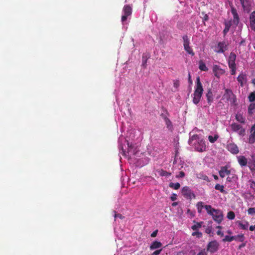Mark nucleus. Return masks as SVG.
I'll list each match as a JSON object with an SVG mask.
<instances>
[{
	"label": "nucleus",
	"mask_w": 255,
	"mask_h": 255,
	"mask_svg": "<svg viewBox=\"0 0 255 255\" xmlns=\"http://www.w3.org/2000/svg\"><path fill=\"white\" fill-rule=\"evenodd\" d=\"M224 99L227 101H230L232 104H234L236 102V96L230 89L225 90V93L223 96V100Z\"/></svg>",
	"instance_id": "obj_1"
},
{
	"label": "nucleus",
	"mask_w": 255,
	"mask_h": 255,
	"mask_svg": "<svg viewBox=\"0 0 255 255\" xmlns=\"http://www.w3.org/2000/svg\"><path fill=\"white\" fill-rule=\"evenodd\" d=\"M213 211L214 212V213L212 216L213 219L218 224H220L221 223L223 219V215L222 212L220 210L217 209H213Z\"/></svg>",
	"instance_id": "obj_2"
},
{
	"label": "nucleus",
	"mask_w": 255,
	"mask_h": 255,
	"mask_svg": "<svg viewBox=\"0 0 255 255\" xmlns=\"http://www.w3.org/2000/svg\"><path fill=\"white\" fill-rule=\"evenodd\" d=\"M203 92V89H196L194 93L193 102L195 104H197L200 102Z\"/></svg>",
	"instance_id": "obj_3"
},
{
	"label": "nucleus",
	"mask_w": 255,
	"mask_h": 255,
	"mask_svg": "<svg viewBox=\"0 0 255 255\" xmlns=\"http://www.w3.org/2000/svg\"><path fill=\"white\" fill-rule=\"evenodd\" d=\"M244 236L243 235H239L234 236H226L225 238L223 240V241L225 242H231L235 240H238L240 242H243L244 240Z\"/></svg>",
	"instance_id": "obj_4"
},
{
	"label": "nucleus",
	"mask_w": 255,
	"mask_h": 255,
	"mask_svg": "<svg viewBox=\"0 0 255 255\" xmlns=\"http://www.w3.org/2000/svg\"><path fill=\"white\" fill-rule=\"evenodd\" d=\"M182 195L187 198L191 199L192 197H195V194L187 186L184 187L182 190Z\"/></svg>",
	"instance_id": "obj_5"
},
{
	"label": "nucleus",
	"mask_w": 255,
	"mask_h": 255,
	"mask_svg": "<svg viewBox=\"0 0 255 255\" xmlns=\"http://www.w3.org/2000/svg\"><path fill=\"white\" fill-rule=\"evenodd\" d=\"M219 246V245L216 241H212L209 243L207 250L211 253H215L218 250Z\"/></svg>",
	"instance_id": "obj_6"
},
{
	"label": "nucleus",
	"mask_w": 255,
	"mask_h": 255,
	"mask_svg": "<svg viewBox=\"0 0 255 255\" xmlns=\"http://www.w3.org/2000/svg\"><path fill=\"white\" fill-rule=\"evenodd\" d=\"M196 149L200 152H203L206 150V145L203 139L199 140L198 144L195 146Z\"/></svg>",
	"instance_id": "obj_7"
},
{
	"label": "nucleus",
	"mask_w": 255,
	"mask_h": 255,
	"mask_svg": "<svg viewBox=\"0 0 255 255\" xmlns=\"http://www.w3.org/2000/svg\"><path fill=\"white\" fill-rule=\"evenodd\" d=\"M236 59V55L231 52L230 54L229 60H228V63H229V67H234L236 66L235 64V60Z\"/></svg>",
	"instance_id": "obj_8"
},
{
	"label": "nucleus",
	"mask_w": 255,
	"mask_h": 255,
	"mask_svg": "<svg viewBox=\"0 0 255 255\" xmlns=\"http://www.w3.org/2000/svg\"><path fill=\"white\" fill-rule=\"evenodd\" d=\"M228 45L226 44L225 42H220L218 44L217 47L218 50H217L218 53H223L225 50L227 49Z\"/></svg>",
	"instance_id": "obj_9"
},
{
	"label": "nucleus",
	"mask_w": 255,
	"mask_h": 255,
	"mask_svg": "<svg viewBox=\"0 0 255 255\" xmlns=\"http://www.w3.org/2000/svg\"><path fill=\"white\" fill-rule=\"evenodd\" d=\"M213 71L215 76L219 77L220 75L225 73V71L221 69L219 66L217 65H214L213 67Z\"/></svg>",
	"instance_id": "obj_10"
},
{
	"label": "nucleus",
	"mask_w": 255,
	"mask_h": 255,
	"mask_svg": "<svg viewBox=\"0 0 255 255\" xmlns=\"http://www.w3.org/2000/svg\"><path fill=\"white\" fill-rule=\"evenodd\" d=\"M249 142L250 143H254L255 142V124L251 128Z\"/></svg>",
	"instance_id": "obj_11"
},
{
	"label": "nucleus",
	"mask_w": 255,
	"mask_h": 255,
	"mask_svg": "<svg viewBox=\"0 0 255 255\" xmlns=\"http://www.w3.org/2000/svg\"><path fill=\"white\" fill-rule=\"evenodd\" d=\"M231 171L227 169V168L225 166L222 167L221 170L219 171V175L222 177H224L226 175L230 174Z\"/></svg>",
	"instance_id": "obj_12"
},
{
	"label": "nucleus",
	"mask_w": 255,
	"mask_h": 255,
	"mask_svg": "<svg viewBox=\"0 0 255 255\" xmlns=\"http://www.w3.org/2000/svg\"><path fill=\"white\" fill-rule=\"evenodd\" d=\"M231 128L234 131H237L241 129L240 132V134H242L243 132H245V130L242 128V126L240 125L237 124H233L231 125Z\"/></svg>",
	"instance_id": "obj_13"
},
{
	"label": "nucleus",
	"mask_w": 255,
	"mask_h": 255,
	"mask_svg": "<svg viewBox=\"0 0 255 255\" xmlns=\"http://www.w3.org/2000/svg\"><path fill=\"white\" fill-rule=\"evenodd\" d=\"M250 26L252 29L255 30V11H253L250 15Z\"/></svg>",
	"instance_id": "obj_14"
},
{
	"label": "nucleus",
	"mask_w": 255,
	"mask_h": 255,
	"mask_svg": "<svg viewBox=\"0 0 255 255\" xmlns=\"http://www.w3.org/2000/svg\"><path fill=\"white\" fill-rule=\"evenodd\" d=\"M250 160V161L249 162V164L252 163V164L250 165V169L255 174V155H252L251 158Z\"/></svg>",
	"instance_id": "obj_15"
},
{
	"label": "nucleus",
	"mask_w": 255,
	"mask_h": 255,
	"mask_svg": "<svg viewBox=\"0 0 255 255\" xmlns=\"http://www.w3.org/2000/svg\"><path fill=\"white\" fill-rule=\"evenodd\" d=\"M238 161L241 166H246L247 164L248 161L247 158L244 156H240L238 157Z\"/></svg>",
	"instance_id": "obj_16"
},
{
	"label": "nucleus",
	"mask_w": 255,
	"mask_h": 255,
	"mask_svg": "<svg viewBox=\"0 0 255 255\" xmlns=\"http://www.w3.org/2000/svg\"><path fill=\"white\" fill-rule=\"evenodd\" d=\"M162 246V244L160 242L154 241L150 247L151 250H154L160 248Z\"/></svg>",
	"instance_id": "obj_17"
},
{
	"label": "nucleus",
	"mask_w": 255,
	"mask_h": 255,
	"mask_svg": "<svg viewBox=\"0 0 255 255\" xmlns=\"http://www.w3.org/2000/svg\"><path fill=\"white\" fill-rule=\"evenodd\" d=\"M208 103L211 104L213 100V95L211 90L210 89L208 91V93L206 94Z\"/></svg>",
	"instance_id": "obj_18"
},
{
	"label": "nucleus",
	"mask_w": 255,
	"mask_h": 255,
	"mask_svg": "<svg viewBox=\"0 0 255 255\" xmlns=\"http://www.w3.org/2000/svg\"><path fill=\"white\" fill-rule=\"evenodd\" d=\"M229 150L233 153H237L239 152L238 147L235 144H230L228 145Z\"/></svg>",
	"instance_id": "obj_19"
},
{
	"label": "nucleus",
	"mask_w": 255,
	"mask_h": 255,
	"mask_svg": "<svg viewBox=\"0 0 255 255\" xmlns=\"http://www.w3.org/2000/svg\"><path fill=\"white\" fill-rule=\"evenodd\" d=\"M124 11L125 14L127 15H130L131 13V8L129 5H126L124 8Z\"/></svg>",
	"instance_id": "obj_20"
},
{
	"label": "nucleus",
	"mask_w": 255,
	"mask_h": 255,
	"mask_svg": "<svg viewBox=\"0 0 255 255\" xmlns=\"http://www.w3.org/2000/svg\"><path fill=\"white\" fill-rule=\"evenodd\" d=\"M157 171L161 176H167L171 175V173L163 170V169L158 170Z\"/></svg>",
	"instance_id": "obj_21"
},
{
	"label": "nucleus",
	"mask_w": 255,
	"mask_h": 255,
	"mask_svg": "<svg viewBox=\"0 0 255 255\" xmlns=\"http://www.w3.org/2000/svg\"><path fill=\"white\" fill-rule=\"evenodd\" d=\"M199 69L201 70L204 71H207L208 70V68H207L205 63L202 60H200L199 61Z\"/></svg>",
	"instance_id": "obj_22"
},
{
	"label": "nucleus",
	"mask_w": 255,
	"mask_h": 255,
	"mask_svg": "<svg viewBox=\"0 0 255 255\" xmlns=\"http://www.w3.org/2000/svg\"><path fill=\"white\" fill-rule=\"evenodd\" d=\"M236 120L241 123H245V118L244 117L240 114H237L236 116Z\"/></svg>",
	"instance_id": "obj_23"
},
{
	"label": "nucleus",
	"mask_w": 255,
	"mask_h": 255,
	"mask_svg": "<svg viewBox=\"0 0 255 255\" xmlns=\"http://www.w3.org/2000/svg\"><path fill=\"white\" fill-rule=\"evenodd\" d=\"M165 121L166 125L167 126V128L169 130L172 131V125L171 122L167 118H165Z\"/></svg>",
	"instance_id": "obj_24"
},
{
	"label": "nucleus",
	"mask_w": 255,
	"mask_h": 255,
	"mask_svg": "<svg viewBox=\"0 0 255 255\" xmlns=\"http://www.w3.org/2000/svg\"><path fill=\"white\" fill-rule=\"evenodd\" d=\"M169 186L170 188H173L174 189H178L180 187V184L178 182L176 183L171 182L169 183Z\"/></svg>",
	"instance_id": "obj_25"
},
{
	"label": "nucleus",
	"mask_w": 255,
	"mask_h": 255,
	"mask_svg": "<svg viewBox=\"0 0 255 255\" xmlns=\"http://www.w3.org/2000/svg\"><path fill=\"white\" fill-rule=\"evenodd\" d=\"M231 25V24L230 22H226L225 23V28L223 31L225 35L229 31Z\"/></svg>",
	"instance_id": "obj_26"
},
{
	"label": "nucleus",
	"mask_w": 255,
	"mask_h": 255,
	"mask_svg": "<svg viewBox=\"0 0 255 255\" xmlns=\"http://www.w3.org/2000/svg\"><path fill=\"white\" fill-rule=\"evenodd\" d=\"M194 222L195 223V221H194ZM202 223V222H200V223L196 222V224L192 227V229L193 230H195V231L197 230L198 229H199L201 227Z\"/></svg>",
	"instance_id": "obj_27"
},
{
	"label": "nucleus",
	"mask_w": 255,
	"mask_h": 255,
	"mask_svg": "<svg viewBox=\"0 0 255 255\" xmlns=\"http://www.w3.org/2000/svg\"><path fill=\"white\" fill-rule=\"evenodd\" d=\"M149 57V56H148L147 55H143L142 56V66L145 67L146 64L147 62V60L148 58Z\"/></svg>",
	"instance_id": "obj_28"
},
{
	"label": "nucleus",
	"mask_w": 255,
	"mask_h": 255,
	"mask_svg": "<svg viewBox=\"0 0 255 255\" xmlns=\"http://www.w3.org/2000/svg\"><path fill=\"white\" fill-rule=\"evenodd\" d=\"M248 98L250 102H254L255 101V92L250 93Z\"/></svg>",
	"instance_id": "obj_29"
},
{
	"label": "nucleus",
	"mask_w": 255,
	"mask_h": 255,
	"mask_svg": "<svg viewBox=\"0 0 255 255\" xmlns=\"http://www.w3.org/2000/svg\"><path fill=\"white\" fill-rule=\"evenodd\" d=\"M196 89H203L202 84L200 82V77H198L196 79Z\"/></svg>",
	"instance_id": "obj_30"
},
{
	"label": "nucleus",
	"mask_w": 255,
	"mask_h": 255,
	"mask_svg": "<svg viewBox=\"0 0 255 255\" xmlns=\"http://www.w3.org/2000/svg\"><path fill=\"white\" fill-rule=\"evenodd\" d=\"M185 50L190 54L192 55H194V53L192 51L191 48L189 46V45L184 46Z\"/></svg>",
	"instance_id": "obj_31"
},
{
	"label": "nucleus",
	"mask_w": 255,
	"mask_h": 255,
	"mask_svg": "<svg viewBox=\"0 0 255 255\" xmlns=\"http://www.w3.org/2000/svg\"><path fill=\"white\" fill-rule=\"evenodd\" d=\"M246 78L245 75H240L237 78L238 81L241 83V85L242 86H243V80H244Z\"/></svg>",
	"instance_id": "obj_32"
},
{
	"label": "nucleus",
	"mask_w": 255,
	"mask_h": 255,
	"mask_svg": "<svg viewBox=\"0 0 255 255\" xmlns=\"http://www.w3.org/2000/svg\"><path fill=\"white\" fill-rule=\"evenodd\" d=\"M218 137H219V136L218 135H215L214 136V137H213L211 135H209L208 137V138H209V141L211 143H214V142H215V141L217 140V139L218 138Z\"/></svg>",
	"instance_id": "obj_33"
},
{
	"label": "nucleus",
	"mask_w": 255,
	"mask_h": 255,
	"mask_svg": "<svg viewBox=\"0 0 255 255\" xmlns=\"http://www.w3.org/2000/svg\"><path fill=\"white\" fill-rule=\"evenodd\" d=\"M224 186L221 185L219 184H217L216 185L215 188L216 190H220L221 192L224 193L225 192L224 190Z\"/></svg>",
	"instance_id": "obj_34"
},
{
	"label": "nucleus",
	"mask_w": 255,
	"mask_h": 255,
	"mask_svg": "<svg viewBox=\"0 0 255 255\" xmlns=\"http://www.w3.org/2000/svg\"><path fill=\"white\" fill-rule=\"evenodd\" d=\"M197 207L198 211L199 213H201L202 209L203 208V203L202 202H199L197 204Z\"/></svg>",
	"instance_id": "obj_35"
},
{
	"label": "nucleus",
	"mask_w": 255,
	"mask_h": 255,
	"mask_svg": "<svg viewBox=\"0 0 255 255\" xmlns=\"http://www.w3.org/2000/svg\"><path fill=\"white\" fill-rule=\"evenodd\" d=\"M235 217V215L234 212L230 211L227 215V218L230 220H233Z\"/></svg>",
	"instance_id": "obj_36"
},
{
	"label": "nucleus",
	"mask_w": 255,
	"mask_h": 255,
	"mask_svg": "<svg viewBox=\"0 0 255 255\" xmlns=\"http://www.w3.org/2000/svg\"><path fill=\"white\" fill-rule=\"evenodd\" d=\"M242 4L243 7L244 9H246V8L248 5V0H240Z\"/></svg>",
	"instance_id": "obj_37"
},
{
	"label": "nucleus",
	"mask_w": 255,
	"mask_h": 255,
	"mask_svg": "<svg viewBox=\"0 0 255 255\" xmlns=\"http://www.w3.org/2000/svg\"><path fill=\"white\" fill-rule=\"evenodd\" d=\"M255 109V104H251L248 107V112L250 114L253 113V111Z\"/></svg>",
	"instance_id": "obj_38"
},
{
	"label": "nucleus",
	"mask_w": 255,
	"mask_h": 255,
	"mask_svg": "<svg viewBox=\"0 0 255 255\" xmlns=\"http://www.w3.org/2000/svg\"><path fill=\"white\" fill-rule=\"evenodd\" d=\"M183 39L184 40V46L189 45V40L188 36L187 35H184L183 37Z\"/></svg>",
	"instance_id": "obj_39"
},
{
	"label": "nucleus",
	"mask_w": 255,
	"mask_h": 255,
	"mask_svg": "<svg viewBox=\"0 0 255 255\" xmlns=\"http://www.w3.org/2000/svg\"><path fill=\"white\" fill-rule=\"evenodd\" d=\"M248 213L251 215L255 214V208H250L248 210Z\"/></svg>",
	"instance_id": "obj_40"
},
{
	"label": "nucleus",
	"mask_w": 255,
	"mask_h": 255,
	"mask_svg": "<svg viewBox=\"0 0 255 255\" xmlns=\"http://www.w3.org/2000/svg\"><path fill=\"white\" fill-rule=\"evenodd\" d=\"M239 226L242 228V229H245V230L247 229L248 228V225L247 223L246 224H243L241 222H239Z\"/></svg>",
	"instance_id": "obj_41"
},
{
	"label": "nucleus",
	"mask_w": 255,
	"mask_h": 255,
	"mask_svg": "<svg viewBox=\"0 0 255 255\" xmlns=\"http://www.w3.org/2000/svg\"><path fill=\"white\" fill-rule=\"evenodd\" d=\"M232 12L233 14L234 15V18H236V17H237V16H238V14L237 12V11L235 8H232Z\"/></svg>",
	"instance_id": "obj_42"
},
{
	"label": "nucleus",
	"mask_w": 255,
	"mask_h": 255,
	"mask_svg": "<svg viewBox=\"0 0 255 255\" xmlns=\"http://www.w3.org/2000/svg\"><path fill=\"white\" fill-rule=\"evenodd\" d=\"M185 173L183 171H180L179 174L176 176V178H182L184 177Z\"/></svg>",
	"instance_id": "obj_43"
},
{
	"label": "nucleus",
	"mask_w": 255,
	"mask_h": 255,
	"mask_svg": "<svg viewBox=\"0 0 255 255\" xmlns=\"http://www.w3.org/2000/svg\"><path fill=\"white\" fill-rule=\"evenodd\" d=\"M179 86V80H175L174 81V87L176 88H177Z\"/></svg>",
	"instance_id": "obj_44"
},
{
	"label": "nucleus",
	"mask_w": 255,
	"mask_h": 255,
	"mask_svg": "<svg viewBox=\"0 0 255 255\" xmlns=\"http://www.w3.org/2000/svg\"><path fill=\"white\" fill-rule=\"evenodd\" d=\"M191 139H192L193 140H200L199 139V136L197 135V134H194L191 137Z\"/></svg>",
	"instance_id": "obj_45"
},
{
	"label": "nucleus",
	"mask_w": 255,
	"mask_h": 255,
	"mask_svg": "<svg viewBox=\"0 0 255 255\" xmlns=\"http://www.w3.org/2000/svg\"><path fill=\"white\" fill-rule=\"evenodd\" d=\"M250 187L255 190V182L254 181H250Z\"/></svg>",
	"instance_id": "obj_46"
},
{
	"label": "nucleus",
	"mask_w": 255,
	"mask_h": 255,
	"mask_svg": "<svg viewBox=\"0 0 255 255\" xmlns=\"http://www.w3.org/2000/svg\"><path fill=\"white\" fill-rule=\"evenodd\" d=\"M212 228L211 227H208L206 229V233L208 234H210L211 232H212Z\"/></svg>",
	"instance_id": "obj_47"
},
{
	"label": "nucleus",
	"mask_w": 255,
	"mask_h": 255,
	"mask_svg": "<svg viewBox=\"0 0 255 255\" xmlns=\"http://www.w3.org/2000/svg\"><path fill=\"white\" fill-rule=\"evenodd\" d=\"M162 251V249L156 250L155 252H154L151 255H158L160 254L161 252Z\"/></svg>",
	"instance_id": "obj_48"
},
{
	"label": "nucleus",
	"mask_w": 255,
	"mask_h": 255,
	"mask_svg": "<svg viewBox=\"0 0 255 255\" xmlns=\"http://www.w3.org/2000/svg\"><path fill=\"white\" fill-rule=\"evenodd\" d=\"M193 236H198V237H200L202 236V233L199 232H195L192 233Z\"/></svg>",
	"instance_id": "obj_49"
},
{
	"label": "nucleus",
	"mask_w": 255,
	"mask_h": 255,
	"mask_svg": "<svg viewBox=\"0 0 255 255\" xmlns=\"http://www.w3.org/2000/svg\"><path fill=\"white\" fill-rule=\"evenodd\" d=\"M177 199V195L175 194H173L172 196L171 197V200L173 201H175Z\"/></svg>",
	"instance_id": "obj_50"
},
{
	"label": "nucleus",
	"mask_w": 255,
	"mask_h": 255,
	"mask_svg": "<svg viewBox=\"0 0 255 255\" xmlns=\"http://www.w3.org/2000/svg\"><path fill=\"white\" fill-rule=\"evenodd\" d=\"M157 232H158V230H156L155 231H154L151 234V237H155L157 235Z\"/></svg>",
	"instance_id": "obj_51"
},
{
	"label": "nucleus",
	"mask_w": 255,
	"mask_h": 255,
	"mask_svg": "<svg viewBox=\"0 0 255 255\" xmlns=\"http://www.w3.org/2000/svg\"><path fill=\"white\" fill-rule=\"evenodd\" d=\"M239 16H237V17H236V18H234V22L237 25L238 23H239Z\"/></svg>",
	"instance_id": "obj_52"
},
{
	"label": "nucleus",
	"mask_w": 255,
	"mask_h": 255,
	"mask_svg": "<svg viewBox=\"0 0 255 255\" xmlns=\"http://www.w3.org/2000/svg\"><path fill=\"white\" fill-rule=\"evenodd\" d=\"M213 209H214V208H212L211 209H210V210H209L207 212L208 214H209V215H211L212 216H213V215L214 213V212H213Z\"/></svg>",
	"instance_id": "obj_53"
},
{
	"label": "nucleus",
	"mask_w": 255,
	"mask_h": 255,
	"mask_svg": "<svg viewBox=\"0 0 255 255\" xmlns=\"http://www.w3.org/2000/svg\"><path fill=\"white\" fill-rule=\"evenodd\" d=\"M204 207H205V208L206 209V210H207V212L212 208L211 206H210V205H205L204 206Z\"/></svg>",
	"instance_id": "obj_54"
},
{
	"label": "nucleus",
	"mask_w": 255,
	"mask_h": 255,
	"mask_svg": "<svg viewBox=\"0 0 255 255\" xmlns=\"http://www.w3.org/2000/svg\"><path fill=\"white\" fill-rule=\"evenodd\" d=\"M117 217L120 218V219H123L124 218V217L120 214H116L115 215V218H116Z\"/></svg>",
	"instance_id": "obj_55"
},
{
	"label": "nucleus",
	"mask_w": 255,
	"mask_h": 255,
	"mask_svg": "<svg viewBox=\"0 0 255 255\" xmlns=\"http://www.w3.org/2000/svg\"><path fill=\"white\" fill-rule=\"evenodd\" d=\"M127 16H128V15H127L126 14H125L124 15H123L122 17V21L123 22L126 21L127 19Z\"/></svg>",
	"instance_id": "obj_56"
},
{
	"label": "nucleus",
	"mask_w": 255,
	"mask_h": 255,
	"mask_svg": "<svg viewBox=\"0 0 255 255\" xmlns=\"http://www.w3.org/2000/svg\"><path fill=\"white\" fill-rule=\"evenodd\" d=\"M232 69V75H234L235 74V70H236V66L234 67H230Z\"/></svg>",
	"instance_id": "obj_57"
},
{
	"label": "nucleus",
	"mask_w": 255,
	"mask_h": 255,
	"mask_svg": "<svg viewBox=\"0 0 255 255\" xmlns=\"http://www.w3.org/2000/svg\"><path fill=\"white\" fill-rule=\"evenodd\" d=\"M217 234L218 235H220L221 236H224L223 233H222L221 231H218L217 232Z\"/></svg>",
	"instance_id": "obj_58"
},
{
	"label": "nucleus",
	"mask_w": 255,
	"mask_h": 255,
	"mask_svg": "<svg viewBox=\"0 0 255 255\" xmlns=\"http://www.w3.org/2000/svg\"><path fill=\"white\" fill-rule=\"evenodd\" d=\"M245 246H246V243H243L242 244H241V245L239 246V249H241L243 247H244Z\"/></svg>",
	"instance_id": "obj_59"
},
{
	"label": "nucleus",
	"mask_w": 255,
	"mask_h": 255,
	"mask_svg": "<svg viewBox=\"0 0 255 255\" xmlns=\"http://www.w3.org/2000/svg\"><path fill=\"white\" fill-rule=\"evenodd\" d=\"M191 77L190 73L188 74V80L190 83L192 84Z\"/></svg>",
	"instance_id": "obj_60"
},
{
	"label": "nucleus",
	"mask_w": 255,
	"mask_h": 255,
	"mask_svg": "<svg viewBox=\"0 0 255 255\" xmlns=\"http://www.w3.org/2000/svg\"><path fill=\"white\" fill-rule=\"evenodd\" d=\"M208 19V16L207 14L205 15V16H204V18H203V20L205 21H207Z\"/></svg>",
	"instance_id": "obj_61"
},
{
	"label": "nucleus",
	"mask_w": 255,
	"mask_h": 255,
	"mask_svg": "<svg viewBox=\"0 0 255 255\" xmlns=\"http://www.w3.org/2000/svg\"><path fill=\"white\" fill-rule=\"evenodd\" d=\"M203 179L205 180H206L208 179V177L206 175L203 176Z\"/></svg>",
	"instance_id": "obj_62"
},
{
	"label": "nucleus",
	"mask_w": 255,
	"mask_h": 255,
	"mask_svg": "<svg viewBox=\"0 0 255 255\" xmlns=\"http://www.w3.org/2000/svg\"><path fill=\"white\" fill-rule=\"evenodd\" d=\"M245 42V40L244 39H243L240 43V45L243 44Z\"/></svg>",
	"instance_id": "obj_63"
},
{
	"label": "nucleus",
	"mask_w": 255,
	"mask_h": 255,
	"mask_svg": "<svg viewBox=\"0 0 255 255\" xmlns=\"http://www.w3.org/2000/svg\"><path fill=\"white\" fill-rule=\"evenodd\" d=\"M177 204H178L177 202H174L172 203V205L173 206H176V205H177Z\"/></svg>",
	"instance_id": "obj_64"
}]
</instances>
